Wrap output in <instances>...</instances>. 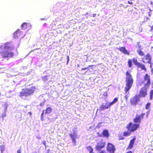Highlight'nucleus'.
Returning <instances> with one entry per match:
<instances>
[{"label":"nucleus","instance_id":"1","mask_svg":"<svg viewBox=\"0 0 153 153\" xmlns=\"http://www.w3.org/2000/svg\"><path fill=\"white\" fill-rule=\"evenodd\" d=\"M126 87L125 88V93L127 95L125 96L126 99H127L128 96L127 95L129 94V90L131 88L133 82V79L132 76L127 71L126 72Z\"/></svg>","mask_w":153,"mask_h":153},{"label":"nucleus","instance_id":"2","mask_svg":"<svg viewBox=\"0 0 153 153\" xmlns=\"http://www.w3.org/2000/svg\"><path fill=\"white\" fill-rule=\"evenodd\" d=\"M36 88L34 86L23 88L20 93V97L23 99H26V98L33 94L35 91Z\"/></svg>","mask_w":153,"mask_h":153},{"label":"nucleus","instance_id":"3","mask_svg":"<svg viewBox=\"0 0 153 153\" xmlns=\"http://www.w3.org/2000/svg\"><path fill=\"white\" fill-rule=\"evenodd\" d=\"M139 126V124H133L132 123H130L127 128L128 131L133 132L136 131Z\"/></svg>","mask_w":153,"mask_h":153},{"label":"nucleus","instance_id":"4","mask_svg":"<svg viewBox=\"0 0 153 153\" xmlns=\"http://www.w3.org/2000/svg\"><path fill=\"white\" fill-rule=\"evenodd\" d=\"M151 57L149 53H148L146 55L144 56V57L143 59L142 62L144 63H148L150 64V67L152 68V65L151 63Z\"/></svg>","mask_w":153,"mask_h":153},{"label":"nucleus","instance_id":"5","mask_svg":"<svg viewBox=\"0 0 153 153\" xmlns=\"http://www.w3.org/2000/svg\"><path fill=\"white\" fill-rule=\"evenodd\" d=\"M140 97L138 95H136L130 99V102L131 105H135L139 101Z\"/></svg>","mask_w":153,"mask_h":153},{"label":"nucleus","instance_id":"6","mask_svg":"<svg viewBox=\"0 0 153 153\" xmlns=\"http://www.w3.org/2000/svg\"><path fill=\"white\" fill-rule=\"evenodd\" d=\"M24 34L21 31H20L19 30H18L17 31L13 33V37H16L19 38H22L24 36Z\"/></svg>","mask_w":153,"mask_h":153},{"label":"nucleus","instance_id":"7","mask_svg":"<svg viewBox=\"0 0 153 153\" xmlns=\"http://www.w3.org/2000/svg\"><path fill=\"white\" fill-rule=\"evenodd\" d=\"M107 150L109 153H114L115 148L113 145L110 143H108V144Z\"/></svg>","mask_w":153,"mask_h":153},{"label":"nucleus","instance_id":"8","mask_svg":"<svg viewBox=\"0 0 153 153\" xmlns=\"http://www.w3.org/2000/svg\"><path fill=\"white\" fill-rule=\"evenodd\" d=\"M77 134L76 131L74 130H73L71 133L69 134V135L72 139V142L74 144L76 143V138H77Z\"/></svg>","mask_w":153,"mask_h":153},{"label":"nucleus","instance_id":"9","mask_svg":"<svg viewBox=\"0 0 153 153\" xmlns=\"http://www.w3.org/2000/svg\"><path fill=\"white\" fill-rule=\"evenodd\" d=\"M147 94L146 88L145 87L142 88L140 91L139 97H145Z\"/></svg>","mask_w":153,"mask_h":153},{"label":"nucleus","instance_id":"10","mask_svg":"<svg viewBox=\"0 0 153 153\" xmlns=\"http://www.w3.org/2000/svg\"><path fill=\"white\" fill-rule=\"evenodd\" d=\"M105 143L104 142H100L97 143L96 146V149L98 151H100L102 149L105 147Z\"/></svg>","mask_w":153,"mask_h":153},{"label":"nucleus","instance_id":"11","mask_svg":"<svg viewBox=\"0 0 153 153\" xmlns=\"http://www.w3.org/2000/svg\"><path fill=\"white\" fill-rule=\"evenodd\" d=\"M111 106V105L110 102H106L105 103H103L100 107V110L103 111L105 109L108 108Z\"/></svg>","mask_w":153,"mask_h":153},{"label":"nucleus","instance_id":"12","mask_svg":"<svg viewBox=\"0 0 153 153\" xmlns=\"http://www.w3.org/2000/svg\"><path fill=\"white\" fill-rule=\"evenodd\" d=\"M120 51L125 54L129 55V52L128 51H127L125 47H121L119 48L118 49Z\"/></svg>","mask_w":153,"mask_h":153},{"label":"nucleus","instance_id":"13","mask_svg":"<svg viewBox=\"0 0 153 153\" xmlns=\"http://www.w3.org/2000/svg\"><path fill=\"white\" fill-rule=\"evenodd\" d=\"M31 25L30 23H24L21 25V28L22 29L25 30L26 28L30 27Z\"/></svg>","mask_w":153,"mask_h":153},{"label":"nucleus","instance_id":"14","mask_svg":"<svg viewBox=\"0 0 153 153\" xmlns=\"http://www.w3.org/2000/svg\"><path fill=\"white\" fill-rule=\"evenodd\" d=\"M135 140V138H134L130 140L129 145L128 147V149H130L132 148Z\"/></svg>","mask_w":153,"mask_h":153},{"label":"nucleus","instance_id":"15","mask_svg":"<svg viewBox=\"0 0 153 153\" xmlns=\"http://www.w3.org/2000/svg\"><path fill=\"white\" fill-rule=\"evenodd\" d=\"M52 109L51 108L48 107H47L46 109L44 110L43 111V113L45 114H50L52 111Z\"/></svg>","mask_w":153,"mask_h":153},{"label":"nucleus","instance_id":"16","mask_svg":"<svg viewBox=\"0 0 153 153\" xmlns=\"http://www.w3.org/2000/svg\"><path fill=\"white\" fill-rule=\"evenodd\" d=\"M144 78L145 80V81H147V84L148 85H149L150 82V76L147 74H146L145 75Z\"/></svg>","mask_w":153,"mask_h":153},{"label":"nucleus","instance_id":"17","mask_svg":"<svg viewBox=\"0 0 153 153\" xmlns=\"http://www.w3.org/2000/svg\"><path fill=\"white\" fill-rule=\"evenodd\" d=\"M138 68H140L142 70H145V71H146V68L145 65L142 64V63H140V64L139 65L137 66Z\"/></svg>","mask_w":153,"mask_h":153},{"label":"nucleus","instance_id":"18","mask_svg":"<svg viewBox=\"0 0 153 153\" xmlns=\"http://www.w3.org/2000/svg\"><path fill=\"white\" fill-rule=\"evenodd\" d=\"M141 120V117L140 115L138 116H137L136 118L134 119V123H138Z\"/></svg>","mask_w":153,"mask_h":153},{"label":"nucleus","instance_id":"19","mask_svg":"<svg viewBox=\"0 0 153 153\" xmlns=\"http://www.w3.org/2000/svg\"><path fill=\"white\" fill-rule=\"evenodd\" d=\"M103 135L106 137H108L109 136V133L108 131L107 130H104L102 132Z\"/></svg>","mask_w":153,"mask_h":153},{"label":"nucleus","instance_id":"20","mask_svg":"<svg viewBox=\"0 0 153 153\" xmlns=\"http://www.w3.org/2000/svg\"><path fill=\"white\" fill-rule=\"evenodd\" d=\"M133 61L134 64L136 65L137 67L138 65L140 64V63L137 62V60L136 59L133 58Z\"/></svg>","mask_w":153,"mask_h":153},{"label":"nucleus","instance_id":"21","mask_svg":"<svg viewBox=\"0 0 153 153\" xmlns=\"http://www.w3.org/2000/svg\"><path fill=\"white\" fill-rule=\"evenodd\" d=\"M137 51L139 55L141 56H143L144 55V53L142 52L141 50L139 49H137Z\"/></svg>","mask_w":153,"mask_h":153},{"label":"nucleus","instance_id":"22","mask_svg":"<svg viewBox=\"0 0 153 153\" xmlns=\"http://www.w3.org/2000/svg\"><path fill=\"white\" fill-rule=\"evenodd\" d=\"M48 77L49 76L48 75L43 76L42 77V79L44 81H46L48 80Z\"/></svg>","mask_w":153,"mask_h":153},{"label":"nucleus","instance_id":"23","mask_svg":"<svg viewBox=\"0 0 153 153\" xmlns=\"http://www.w3.org/2000/svg\"><path fill=\"white\" fill-rule=\"evenodd\" d=\"M131 131H130L128 130V131H125L123 133V135L124 136H129L130 134Z\"/></svg>","mask_w":153,"mask_h":153},{"label":"nucleus","instance_id":"24","mask_svg":"<svg viewBox=\"0 0 153 153\" xmlns=\"http://www.w3.org/2000/svg\"><path fill=\"white\" fill-rule=\"evenodd\" d=\"M118 100V99L117 98H115L112 102H110L111 105H113L114 103L117 102Z\"/></svg>","mask_w":153,"mask_h":153},{"label":"nucleus","instance_id":"25","mask_svg":"<svg viewBox=\"0 0 153 153\" xmlns=\"http://www.w3.org/2000/svg\"><path fill=\"white\" fill-rule=\"evenodd\" d=\"M5 149V148L4 146L1 145V149L0 152L1 153H3V152L4 151Z\"/></svg>","mask_w":153,"mask_h":153},{"label":"nucleus","instance_id":"26","mask_svg":"<svg viewBox=\"0 0 153 153\" xmlns=\"http://www.w3.org/2000/svg\"><path fill=\"white\" fill-rule=\"evenodd\" d=\"M128 66L129 68H131L132 66V62L131 60L129 59L128 62Z\"/></svg>","mask_w":153,"mask_h":153},{"label":"nucleus","instance_id":"27","mask_svg":"<svg viewBox=\"0 0 153 153\" xmlns=\"http://www.w3.org/2000/svg\"><path fill=\"white\" fill-rule=\"evenodd\" d=\"M150 100H152L153 96V90H151L150 92Z\"/></svg>","mask_w":153,"mask_h":153},{"label":"nucleus","instance_id":"28","mask_svg":"<svg viewBox=\"0 0 153 153\" xmlns=\"http://www.w3.org/2000/svg\"><path fill=\"white\" fill-rule=\"evenodd\" d=\"M88 149L89 151V153H94L93 152V149L91 147H88Z\"/></svg>","mask_w":153,"mask_h":153},{"label":"nucleus","instance_id":"29","mask_svg":"<svg viewBox=\"0 0 153 153\" xmlns=\"http://www.w3.org/2000/svg\"><path fill=\"white\" fill-rule=\"evenodd\" d=\"M57 118V116L55 114V117L54 118L51 119L50 121L51 122H53L55 121V120Z\"/></svg>","mask_w":153,"mask_h":153},{"label":"nucleus","instance_id":"30","mask_svg":"<svg viewBox=\"0 0 153 153\" xmlns=\"http://www.w3.org/2000/svg\"><path fill=\"white\" fill-rule=\"evenodd\" d=\"M8 106V105L7 104V103H5L4 104V110L5 111L7 110Z\"/></svg>","mask_w":153,"mask_h":153},{"label":"nucleus","instance_id":"31","mask_svg":"<svg viewBox=\"0 0 153 153\" xmlns=\"http://www.w3.org/2000/svg\"><path fill=\"white\" fill-rule=\"evenodd\" d=\"M150 103H148L146 104V109H148L150 107Z\"/></svg>","mask_w":153,"mask_h":153},{"label":"nucleus","instance_id":"32","mask_svg":"<svg viewBox=\"0 0 153 153\" xmlns=\"http://www.w3.org/2000/svg\"><path fill=\"white\" fill-rule=\"evenodd\" d=\"M146 20L145 21V19H144V21L145 22H147V21H150V19L149 18H148L147 17H146Z\"/></svg>","mask_w":153,"mask_h":153},{"label":"nucleus","instance_id":"33","mask_svg":"<svg viewBox=\"0 0 153 153\" xmlns=\"http://www.w3.org/2000/svg\"><path fill=\"white\" fill-rule=\"evenodd\" d=\"M3 68H0V73H2L4 72V71L3 70Z\"/></svg>","mask_w":153,"mask_h":153},{"label":"nucleus","instance_id":"34","mask_svg":"<svg viewBox=\"0 0 153 153\" xmlns=\"http://www.w3.org/2000/svg\"><path fill=\"white\" fill-rule=\"evenodd\" d=\"M44 113H43V111H42V112L41 115V119L42 120H43V119H42V117L44 118V117L43 116V115Z\"/></svg>","mask_w":153,"mask_h":153},{"label":"nucleus","instance_id":"35","mask_svg":"<svg viewBox=\"0 0 153 153\" xmlns=\"http://www.w3.org/2000/svg\"><path fill=\"white\" fill-rule=\"evenodd\" d=\"M89 69V68L88 67H86L85 68H82V70H88Z\"/></svg>","mask_w":153,"mask_h":153},{"label":"nucleus","instance_id":"36","mask_svg":"<svg viewBox=\"0 0 153 153\" xmlns=\"http://www.w3.org/2000/svg\"><path fill=\"white\" fill-rule=\"evenodd\" d=\"M139 49L140 50H141L142 49L141 46L140 45H138V47H137V49Z\"/></svg>","mask_w":153,"mask_h":153},{"label":"nucleus","instance_id":"37","mask_svg":"<svg viewBox=\"0 0 153 153\" xmlns=\"http://www.w3.org/2000/svg\"><path fill=\"white\" fill-rule=\"evenodd\" d=\"M67 64H68V62H69V57L68 56H67Z\"/></svg>","mask_w":153,"mask_h":153},{"label":"nucleus","instance_id":"38","mask_svg":"<svg viewBox=\"0 0 153 153\" xmlns=\"http://www.w3.org/2000/svg\"><path fill=\"white\" fill-rule=\"evenodd\" d=\"M36 137L39 140H40L41 139V137L39 135L36 136Z\"/></svg>","mask_w":153,"mask_h":153},{"label":"nucleus","instance_id":"39","mask_svg":"<svg viewBox=\"0 0 153 153\" xmlns=\"http://www.w3.org/2000/svg\"><path fill=\"white\" fill-rule=\"evenodd\" d=\"M17 153H21V150L20 149L17 150Z\"/></svg>","mask_w":153,"mask_h":153},{"label":"nucleus","instance_id":"40","mask_svg":"<svg viewBox=\"0 0 153 153\" xmlns=\"http://www.w3.org/2000/svg\"><path fill=\"white\" fill-rule=\"evenodd\" d=\"M100 153H106L105 151L104 150L101 151Z\"/></svg>","mask_w":153,"mask_h":153},{"label":"nucleus","instance_id":"41","mask_svg":"<svg viewBox=\"0 0 153 153\" xmlns=\"http://www.w3.org/2000/svg\"><path fill=\"white\" fill-rule=\"evenodd\" d=\"M96 14H94L93 15V17H95L96 16Z\"/></svg>","mask_w":153,"mask_h":153},{"label":"nucleus","instance_id":"42","mask_svg":"<svg viewBox=\"0 0 153 153\" xmlns=\"http://www.w3.org/2000/svg\"><path fill=\"white\" fill-rule=\"evenodd\" d=\"M128 3L129 4H133V3L132 2H130V1H128Z\"/></svg>","mask_w":153,"mask_h":153},{"label":"nucleus","instance_id":"43","mask_svg":"<svg viewBox=\"0 0 153 153\" xmlns=\"http://www.w3.org/2000/svg\"><path fill=\"white\" fill-rule=\"evenodd\" d=\"M149 16H150L151 15V14L150 13V12H149L148 14Z\"/></svg>","mask_w":153,"mask_h":153},{"label":"nucleus","instance_id":"44","mask_svg":"<svg viewBox=\"0 0 153 153\" xmlns=\"http://www.w3.org/2000/svg\"><path fill=\"white\" fill-rule=\"evenodd\" d=\"M126 153H132V152L131 151H129L127 152Z\"/></svg>","mask_w":153,"mask_h":153},{"label":"nucleus","instance_id":"45","mask_svg":"<svg viewBox=\"0 0 153 153\" xmlns=\"http://www.w3.org/2000/svg\"><path fill=\"white\" fill-rule=\"evenodd\" d=\"M89 13L88 12H87L84 15H86L88 14Z\"/></svg>","mask_w":153,"mask_h":153},{"label":"nucleus","instance_id":"46","mask_svg":"<svg viewBox=\"0 0 153 153\" xmlns=\"http://www.w3.org/2000/svg\"><path fill=\"white\" fill-rule=\"evenodd\" d=\"M45 19H40V20H44Z\"/></svg>","mask_w":153,"mask_h":153},{"label":"nucleus","instance_id":"47","mask_svg":"<svg viewBox=\"0 0 153 153\" xmlns=\"http://www.w3.org/2000/svg\"><path fill=\"white\" fill-rule=\"evenodd\" d=\"M88 16H87V17H86V18H87V19L88 18Z\"/></svg>","mask_w":153,"mask_h":153},{"label":"nucleus","instance_id":"48","mask_svg":"<svg viewBox=\"0 0 153 153\" xmlns=\"http://www.w3.org/2000/svg\"><path fill=\"white\" fill-rule=\"evenodd\" d=\"M89 16H91V15H90Z\"/></svg>","mask_w":153,"mask_h":153},{"label":"nucleus","instance_id":"49","mask_svg":"<svg viewBox=\"0 0 153 153\" xmlns=\"http://www.w3.org/2000/svg\"><path fill=\"white\" fill-rule=\"evenodd\" d=\"M40 105L41 106V105H42V104H40Z\"/></svg>","mask_w":153,"mask_h":153},{"label":"nucleus","instance_id":"50","mask_svg":"<svg viewBox=\"0 0 153 153\" xmlns=\"http://www.w3.org/2000/svg\"><path fill=\"white\" fill-rule=\"evenodd\" d=\"M79 66V65H77V66Z\"/></svg>","mask_w":153,"mask_h":153},{"label":"nucleus","instance_id":"51","mask_svg":"<svg viewBox=\"0 0 153 153\" xmlns=\"http://www.w3.org/2000/svg\"><path fill=\"white\" fill-rule=\"evenodd\" d=\"M87 72V71H86V72H85V73L86 72Z\"/></svg>","mask_w":153,"mask_h":153},{"label":"nucleus","instance_id":"52","mask_svg":"<svg viewBox=\"0 0 153 153\" xmlns=\"http://www.w3.org/2000/svg\"><path fill=\"white\" fill-rule=\"evenodd\" d=\"M123 139V138H122L121 139Z\"/></svg>","mask_w":153,"mask_h":153},{"label":"nucleus","instance_id":"53","mask_svg":"<svg viewBox=\"0 0 153 153\" xmlns=\"http://www.w3.org/2000/svg\"><path fill=\"white\" fill-rule=\"evenodd\" d=\"M145 19V21L146 20V18Z\"/></svg>","mask_w":153,"mask_h":153},{"label":"nucleus","instance_id":"54","mask_svg":"<svg viewBox=\"0 0 153 153\" xmlns=\"http://www.w3.org/2000/svg\"><path fill=\"white\" fill-rule=\"evenodd\" d=\"M42 119H43V117H42Z\"/></svg>","mask_w":153,"mask_h":153}]
</instances>
